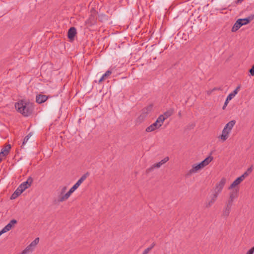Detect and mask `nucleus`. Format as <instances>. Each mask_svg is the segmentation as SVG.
<instances>
[{"mask_svg":"<svg viewBox=\"0 0 254 254\" xmlns=\"http://www.w3.org/2000/svg\"><path fill=\"white\" fill-rule=\"evenodd\" d=\"M15 107L17 112L21 113L24 117L29 116L33 111L32 104L23 100L16 103Z\"/></svg>","mask_w":254,"mask_h":254,"instance_id":"1","label":"nucleus"},{"mask_svg":"<svg viewBox=\"0 0 254 254\" xmlns=\"http://www.w3.org/2000/svg\"><path fill=\"white\" fill-rule=\"evenodd\" d=\"M89 176V173L87 172L81 176L77 182L70 188L68 192L64 195L58 197L59 202H63L67 200L70 195L79 187L81 183Z\"/></svg>","mask_w":254,"mask_h":254,"instance_id":"2","label":"nucleus"},{"mask_svg":"<svg viewBox=\"0 0 254 254\" xmlns=\"http://www.w3.org/2000/svg\"><path fill=\"white\" fill-rule=\"evenodd\" d=\"M226 183V178H222L220 181L216 184V186L214 188V193L219 194L222 191Z\"/></svg>","mask_w":254,"mask_h":254,"instance_id":"3","label":"nucleus"},{"mask_svg":"<svg viewBox=\"0 0 254 254\" xmlns=\"http://www.w3.org/2000/svg\"><path fill=\"white\" fill-rule=\"evenodd\" d=\"M169 160V157L167 156L165 157L163 159H162L161 161L158 162L157 163L154 164L149 168L147 169L146 170V172L148 173L152 171L154 168H160L161 165L165 164L166 162L168 161Z\"/></svg>","mask_w":254,"mask_h":254,"instance_id":"4","label":"nucleus"},{"mask_svg":"<svg viewBox=\"0 0 254 254\" xmlns=\"http://www.w3.org/2000/svg\"><path fill=\"white\" fill-rule=\"evenodd\" d=\"M33 181V178L31 177H29L26 181L24 182L19 186V189H22L23 191L25 190L31 186Z\"/></svg>","mask_w":254,"mask_h":254,"instance_id":"5","label":"nucleus"},{"mask_svg":"<svg viewBox=\"0 0 254 254\" xmlns=\"http://www.w3.org/2000/svg\"><path fill=\"white\" fill-rule=\"evenodd\" d=\"M76 29L74 27H70L67 32V37L70 41H73L76 34Z\"/></svg>","mask_w":254,"mask_h":254,"instance_id":"6","label":"nucleus"},{"mask_svg":"<svg viewBox=\"0 0 254 254\" xmlns=\"http://www.w3.org/2000/svg\"><path fill=\"white\" fill-rule=\"evenodd\" d=\"M245 179L244 178V176H242V175L237 178L232 183V184L229 187L228 189L231 190L235 188V187L239 185L242 181H244Z\"/></svg>","mask_w":254,"mask_h":254,"instance_id":"7","label":"nucleus"},{"mask_svg":"<svg viewBox=\"0 0 254 254\" xmlns=\"http://www.w3.org/2000/svg\"><path fill=\"white\" fill-rule=\"evenodd\" d=\"M49 97V96H46L40 94L36 96V102L38 104H42L46 101Z\"/></svg>","mask_w":254,"mask_h":254,"instance_id":"8","label":"nucleus"},{"mask_svg":"<svg viewBox=\"0 0 254 254\" xmlns=\"http://www.w3.org/2000/svg\"><path fill=\"white\" fill-rule=\"evenodd\" d=\"M231 210V207L228 206V205H225L221 214L222 217L227 218L229 216Z\"/></svg>","mask_w":254,"mask_h":254,"instance_id":"9","label":"nucleus"},{"mask_svg":"<svg viewBox=\"0 0 254 254\" xmlns=\"http://www.w3.org/2000/svg\"><path fill=\"white\" fill-rule=\"evenodd\" d=\"M153 108V105L150 104L145 108L142 109V113L140 116L145 118L147 115L151 112Z\"/></svg>","mask_w":254,"mask_h":254,"instance_id":"10","label":"nucleus"},{"mask_svg":"<svg viewBox=\"0 0 254 254\" xmlns=\"http://www.w3.org/2000/svg\"><path fill=\"white\" fill-rule=\"evenodd\" d=\"M254 19V13L249 15L248 17L245 18H240L238 19L239 21H241V22L242 23V25H245L249 24L251 21H252Z\"/></svg>","mask_w":254,"mask_h":254,"instance_id":"11","label":"nucleus"},{"mask_svg":"<svg viewBox=\"0 0 254 254\" xmlns=\"http://www.w3.org/2000/svg\"><path fill=\"white\" fill-rule=\"evenodd\" d=\"M161 126V124H158L156 122H155L153 124L148 127L146 128L145 131L148 132H151L157 128H159Z\"/></svg>","mask_w":254,"mask_h":254,"instance_id":"12","label":"nucleus"},{"mask_svg":"<svg viewBox=\"0 0 254 254\" xmlns=\"http://www.w3.org/2000/svg\"><path fill=\"white\" fill-rule=\"evenodd\" d=\"M218 195L219 194L214 192V193L212 194L211 196L210 200L209 201V202L206 204V207L207 208L210 207L216 201Z\"/></svg>","mask_w":254,"mask_h":254,"instance_id":"13","label":"nucleus"},{"mask_svg":"<svg viewBox=\"0 0 254 254\" xmlns=\"http://www.w3.org/2000/svg\"><path fill=\"white\" fill-rule=\"evenodd\" d=\"M201 168L200 166L197 164H193L192 166V168L190 170L189 172L187 174L188 176L191 175L193 173H196L197 171L201 170Z\"/></svg>","mask_w":254,"mask_h":254,"instance_id":"14","label":"nucleus"},{"mask_svg":"<svg viewBox=\"0 0 254 254\" xmlns=\"http://www.w3.org/2000/svg\"><path fill=\"white\" fill-rule=\"evenodd\" d=\"M230 132L225 128H223L222 134L220 136V138L223 141H225L228 138V134Z\"/></svg>","mask_w":254,"mask_h":254,"instance_id":"15","label":"nucleus"},{"mask_svg":"<svg viewBox=\"0 0 254 254\" xmlns=\"http://www.w3.org/2000/svg\"><path fill=\"white\" fill-rule=\"evenodd\" d=\"M23 191L18 187L10 196V199H14L19 196Z\"/></svg>","mask_w":254,"mask_h":254,"instance_id":"16","label":"nucleus"},{"mask_svg":"<svg viewBox=\"0 0 254 254\" xmlns=\"http://www.w3.org/2000/svg\"><path fill=\"white\" fill-rule=\"evenodd\" d=\"M242 23L241 22V21H239V19H238L235 24H234L232 28L231 31L233 32H236L241 27H242Z\"/></svg>","mask_w":254,"mask_h":254,"instance_id":"17","label":"nucleus"},{"mask_svg":"<svg viewBox=\"0 0 254 254\" xmlns=\"http://www.w3.org/2000/svg\"><path fill=\"white\" fill-rule=\"evenodd\" d=\"M236 124V121L235 120H232L228 122L224 127V128L225 129H227L228 131L230 132L231 131V129L234 126V125Z\"/></svg>","mask_w":254,"mask_h":254,"instance_id":"18","label":"nucleus"},{"mask_svg":"<svg viewBox=\"0 0 254 254\" xmlns=\"http://www.w3.org/2000/svg\"><path fill=\"white\" fill-rule=\"evenodd\" d=\"M239 189H235L230 193L229 198L235 199L238 196Z\"/></svg>","mask_w":254,"mask_h":254,"instance_id":"19","label":"nucleus"},{"mask_svg":"<svg viewBox=\"0 0 254 254\" xmlns=\"http://www.w3.org/2000/svg\"><path fill=\"white\" fill-rule=\"evenodd\" d=\"M11 148V146L10 144H8L6 146H5L4 148H2L1 150V152H0L1 154L3 155V156H6Z\"/></svg>","mask_w":254,"mask_h":254,"instance_id":"20","label":"nucleus"},{"mask_svg":"<svg viewBox=\"0 0 254 254\" xmlns=\"http://www.w3.org/2000/svg\"><path fill=\"white\" fill-rule=\"evenodd\" d=\"M174 110L172 108L169 109L168 110L164 113L163 116L165 119L171 116L174 113Z\"/></svg>","mask_w":254,"mask_h":254,"instance_id":"21","label":"nucleus"},{"mask_svg":"<svg viewBox=\"0 0 254 254\" xmlns=\"http://www.w3.org/2000/svg\"><path fill=\"white\" fill-rule=\"evenodd\" d=\"M112 74V71L110 70H107L100 78L99 80V83L102 82L103 81L105 80L108 76Z\"/></svg>","mask_w":254,"mask_h":254,"instance_id":"22","label":"nucleus"},{"mask_svg":"<svg viewBox=\"0 0 254 254\" xmlns=\"http://www.w3.org/2000/svg\"><path fill=\"white\" fill-rule=\"evenodd\" d=\"M213 157L210 155L201 162H202L203 165L205 167L208 165L213 160Z\"/></svg>","mask_w":254,"mask_h":254,"instance_id":"23","label":"nucleus"},{"mask_svg":"<svg viewBox=\"0 0 254 254\" xmlns=\"http://www.w3.org/2000/svg\"><path fill=\"white\" fill-rule=\"evenodd\" d=\"M34 249L28 245L21 253V254H27L33 251Z\"/></svg>","mask_w":254,"mask_h":254,"instance_id":"24","label":"nucleus"},{"mask_svg":"<svg viewBox=\"0 0 254 254\" xmlns=\"http://www.w3.org/2000/svg\"><path fill=\"white\" fill-rule=\"evenodd\" d=\"M165 120H166L165 118L162 115H161L157 119L155 122H156L158 124H161L162 125Z\"/></svg>","mask_w":254,"mask_h":254,"instance_id":"25","label":"nucleus"},{"mask_svg":"<svg viewBox=\"0 0 254 254\" xmlns=\"http://www.w3.org/2000/svg\"><path fill=\"white\" fill-rule=\"evenodd\" d=\"M252 166L249 168L242 175V176H244V178L245 179L246 177H247L252 172L253 168Z\"/></svg>","mask_w":254,"mask_h":254,"instance_id":"26","label":"nucleus"},{"mask_svg":"<svg viewBox=\"0 0 254 254\" xmlns=\"http://www.w3.org/2000/svg\"><path fill=\"white\" fill-rule=\"evenodd\" d=\"M13 227L9 223L1 230L4 233L9 231Z\"/></svg>","mask_w":254,"mask_h":254,"instance_id":"27","label":"nucleus"},{"mask_svg":"<svg viewBox=\"0 0 254 254\" xmlns=\"http://www.w3.org/2000/svg\"><path fill=\"white\" fill-rule=\"evenodd\" d=\"M39 242V238H36L33 241H32L30 244V247H31L33 249L35 248V246L38 244Z\"/></svg>","mask_w":254,"mask_h":254,"instance_id":"28","label":"nucleus"},{"mask_svg":"<svg viewBox=\"0 0 254 254\" xmlns=\"http://www.w3.org/2000/svg\"><path fill=\"white\" fill-rule=\"evenodd\" d=\"M234 200V199L229 198L227 200V201L226 202L225 205H228V206L232 207V206L233 204Z\"/></svg>","mask_w":254,"mask_h":254,"instance_id":"29","label":"nucleus"},{"mask_svg":"<svg viewBox=\"0 0 254 254\" xmlns=\"http://www.w3.org/2000/svg\"><path fill=\"white\" fill-rule=\"evenodd\" d=\"M233 98H230L229 99V95L227 97L226 100L224 103L223 106L222 107V109L225 110L229 102Z\"/></svg>","mask_w":254,"mask_h":254,"instance_id":"30","label":"nucleus"},{"mask_svg":"<svg viewBox=\"0 0 254 254\" xmlns=\"http://www.w3.org/2000/svg\"><path fill=\"white\" fill-rule=\"evenodd\" d=\"M31 133H30L24 137L21 147L25 144V143L27 141V140L31 137Z\"/></svg>","mask_w":254,"mask_h":254,"instance_id":"31","label":"nucleus"},{"mask_svg":"<svg viewBox=\"0 0 254 254\" xmlns=\"http://www.w3.org/2000/svg\"><path fill=\"white\" fill-rule=\"evenodd\" d=\"M237 93L238 92L236 90H234L232 93L229 94V99L230 98H234Z\"/></svg>","mask_w":254,"mask_h":254,"instance_id":"32","label":"nucleus"},{"mask_svg":"<svg viewBox=\"0 0 254 254\" xmlns=\"http://www.w3.org/2000/svg\"><path fill=\"white\" fill-rule=\"evenodd\" d=\"M66 189H67V187H66L64 186V187H63V188L61 190V193L59 195V197L60 196H63L64 195H63V194L65 192V191H66Z\"/></svg>","mask_w":254,"mask_h":254,"instance_id":"33","label":"nucleus"},{"mask_svg":"<svg viewBox=\"0 0 254 254\" xmlns=\"http://www.w3.org/2000/svg\"><path fill=\"white\" fill-rule=\"evenodd\" d=\"M17 221L15 219H12L11 220H10V221L9 222V223L11 225V226L12 227H13L14 226L15 224H17Z\"/></svg>","mask_w":254,"mask_h":254,"instance_id":"34","label":"nucleus"},{"mask_svg":"<svg viewBox=\"0 0 254 254\" xmlns=\"http://www.w3.org/2000/svg\"><path fill=\"white\" fill-rule=\"evenodd\" d=\"M249 72L252 76H254V64L253 65L251 68L249 70Z\"/></svg>","mask_w":254,"mask_h":254,"instance_id":"35","label":"nucleus"},{"mask_svg":"<svg viewBox=\"0 0 254 254\" xmlns=\"http://www.w3.org/2000/svg\"><path fill=\"white\" fill-rule=\"evenodd\" d=\"M150 251H151L150 249L149 248H147V249L144 250V251L143 252V253L142 254H148Z\"/></svg>","mask_w":254,"mask_h":254,"instance_id":"36","label":"nucleus"},{"mask_svg":"<svg viewBox=\"0 0 254 254\" xmlns=\"http://www.w3.org/2000/svg\"><path fill=\"white\" fill-rule=\"evenodd\" d=\"M155 245H156L155 243L153 242V243H152L151 244L150 246L149 247H148V248H150V250H152V249L154 247V246H155Z\"/></svg>","mask_w":254,"mask_h":254,"instance_id":"37","label":"nucleus"},{"mask_svg":"<svg viewBox=\"0 0 254 254\" xmlns=\"http://www.w3.org/2000/svg\"><path fill=\"white\" fill-rule=\"evenodd\" d=\"M254 252L251 249L247 253V254H253Z\"/></svg>","mask_w":254,"mask_h":254,"instance_id":"38","label":"nucleus"},{"mask_svg":"<svg viewBox=\"0 0 254 254\" xmlns=\"http://www.w3.org/2000/svg\"><path fill=\"white\" fill-rule=\"evenodd\" d=\"M198 165L200 166V167H201V169H202L204 167H205V166L203 165V164L202 162H201L199 163H198Z\"/></svg>","mask_w":254,"mask_h":254,"instance_id":"39","label":"nucleus"},{"mask_svg":"<svg viewBox=\"0 0 254 254\" xmlns=\"http://www.w3.org/2000/svg\"><path fill=\"white\" fill-rule=\"evenodd\" d=\"M243 1V0H237L236 1V4H240V3H241Z\"/></svg>","mask_w":254,"mask_h":254,"instance_id":"40","label":"nucleus"},{"mask_svg":"<svg viewBox=\"0 0 254 254\" xmlns=\"http://www.w3.org/2000/svg\"><path fill=\"white\" fill-rule=\"evenodd\" d=\"M4 157V156H3L2 154H1L0 153V163L1 162V161H2V158Z\"/></svg>","mask_w":254,"mask_h":254,"instance_id":"41","label":"nucleus"},{"mask_svg":"<svg viewBox=\"0 0 254 254\" xmlns=\"http://www.w3.org/2000/svg\"><path fill=\"white\" fill-rule=\"evenodd\" d=\"M240 86H238L235 90L238 92L239 90L240 89Z\"/></svg>","mask_w":254,"mask_h":254,"instance_id":"42","label":"nucleus"},{"mask_svg":"<svg viewBox=\"0 0 254 254\" xmlns=\"http://www.w3.org/2000/svg\"><path fill=\"white\" fill-rule=\"evenodd\" d=\"M218 88H214L212 89V91H215V90H218Z\"/></svg>","mask_w":254,"mask_h":254,"instance_id":"43","label":"nucleus"},{"mask_svg":"<svg viewBox=\"0 0 254 254\" xmlns=\"http://www.w3.org/2000/svg\"><path fill=\"white\" fill-rule=\"evenodd\" d=\"M3 233H3V232H2V230H1V231H0V236H1V235L2 234H3Z\"/></svg>","mask_w":254,"mask_h":254,"instance_id":"44","label":"nucleus"},{"mask_svg":"<svg viewBox=\"0 0 254 254\" xmlns=\"http://www.w3.org/2000/svg\"><path fill=\"white\" fill-rule=\"evenodd\" d=\"M251 249L254 252V246Z\"/></svg>","mask_w":254,"mask_h":254,"instance_id":"45","label":"nucleus"}]
</instances>
